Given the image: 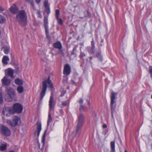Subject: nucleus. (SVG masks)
<instances>
[{"label": "nucleus", "instance_id": "obj_51", "mask_svg": "<svg viewBox=\"0 0 152 152\" xmlns=\"http://www.w3.org/2000/svg\"><path fill=\"white\" fill-rule=\"evenodd\" d=\"M36 133V132H34V133H35H35Z\"/></svg>", "mask_w": 152, "mask_h": 152}, {"label": "nucleus", "instance_id": "obj_22", "mask_svg": "<svg viewBox=\"0 0 152 152\" xmlns=\"http://www.w3.org/2000/svg\"><path fill=\"white\" fill-rule=\"evenodd\" d=\"M52 119L51 116V114L50 113V110L49 111L48 113V118L47 121V126H49L50 123L52 121Z\"/></svg>", "mask_w": 152, "mask_h": 152}, {"label": "nucleus", "instance_id": "obj_39", "mask_svg": "<svg viewBox=\"0 0 152 152\" xmlns=\"http://www.w3.org/2000/svg\"><path fill=\"white\" fill-rule=\"evenodd\" d=\"M87 101L88 102V105L90 108L91 109L92 108V107L91 106L90 103L89 102V101L88 100H87Z\"/></svg>", "mask_w": 152, "mask_h": 152}, {"label": "nucleus", "instance_id": "obj_42", "mask_svg": "<svg viewBox=\"0 0 152 152\" xmlns=\"http://www.w3.org/2000/svg\"><path fill=\"white\" fill-rule=\"evenodd\" d=\"M85 54L84 53H81L80 56L81 57H83V56H85Z\"/></svg>", "mask_w": 152, "mask_h": 152}, {"label": "nucleus", "instance_id": "obj_19", "mask_svg": "<svg viewBox=\"0 0 152 152\" xmlns=\"http://www.w3.org/2000/svg\"><path fill=\"white\" fill-rule=\"evenodd\" d=\"M15 83L17 85L20 86H22L23 85V81L18 78L16 79L15 80Z\"/></svg>", "mask_w": 152, "mask_h": 152}, {"label": "nucleus", "instance_id": "obj_25", "mask_svg": "<svg viewBox=\"0 0 152 152\" xmlns=\"http://www.w3.org/2000/svg\"><path fill=\"white\" fill-rule=\"evenodd\" d=\"M117 94V93H115L113 91L112 92L110 95L111 99L115 100L116 96Z\"/></svg>", "mask_w": 152, "mask_h": 152}, {"label": "nucleus", "instance_id": "obj_8", "mask_svg": "<svg viewBox=\"0 0 152 152\" xmlns=\"http://www.w3.org/2000/svg\"><path fill=\"white\" fill-rule=\"evenodd\" d=\"M1 133L5 136H8L11 134L10 130L5 126L2 127L1 129Z\"/></svg>", "mask_w": 152, "mask_h": 152}, {"label": "nucleus", "instance_id": "obj_21", "mask_svg": "<svg viewBox=\"0 0 152 152\" xmlns=\"http://www.w3.org/2000/svg\"><path fill=\"white\" fill-rule=\"evenodd\" d=\"M7 147V144L4 143L2 144L0 146V149L1 151H4L6 150Z\"/></svg>", "mask_w": 152, "mask_h": 152}, {"label": "nucleus", "instance_id": "obj_18", "mask_svg": "<svg viewBox=\"0 0 152 152\" xmlns=\"http://www.w3.org/2000/svg\"><path fill=\"white\" fill-rule=\"evenodd\" d=\"M9 61V58L8 56H3L2 59L3 63L5 65H7L8 63V61Z\"/></svg>", "mask_w": 152, "mask_h": 152}, {"label": "nucleus", "instance_id": "obj_30", "mask_svg": "<svg viewBox=\"0 0 152 152\" xmlns=\"http://www.w3.org/2000/svg\"><path fill=\"white\" fill-rule=\"evenodd\" d=\"M10 51V49L8 48H5L4 49V52L6 54H8Z\"/></svg>", "mask_w": 152, "mask_h": 152}, {"label": "nucleus", "instance_id": "obj_38", "mask_svg": "<svg viewBox=\"0 0 152 152\" xmlns=\"http://www.w3.org/2000/svg\"><path fill=\"white\" fill-rule=\"evenodd\" d=\"M45 29L46 34L47 35V36L48 34V28H47V26H45Z\"/></svg>", "mask_w": 152, "mask_h": 152}, {"label": "nucleus", "instance_id": "obj_3", "mask_svg": "<svg viewBox=\"0 0 152 152\" xmlns=\"http://www.w3.org/2000/svg\"><path fill=\"white\" fill-rule=\"evenodd\" d=\"M7 123L12 127H15L20 124L21 121L20 118L16 116H15L13 118L12 121L9 120L7 121Z\"/></svg>", "mask_w": 152, "mask_h": 152}, {"label": "nucleus", "instance_id": "obj_23", "mask_svg": "<svg viewBox=\"0 0 152 152\" xmlns=\"http://www.w3.org/2000/svg\"><path fill=\"white\" fill-rule=\"evenodd\" d=\"M111 149L112 152H114L115 151V142L114 141H112L110 142Z\"/></svg>", "mask_w": 152, "mask_h": 152}, {"label": "nucleus", "instance_id": "obj_6", "mask_svg": "<svg viewBox=\"0 0 152 152\" xmlns=\"http://www.w3.org/2000/svg\"><path fill=\"white\" fill-rule=\"evenodd\" d=\"M2 112L3 115L7 116H9L10 115L14 114V111L12 108L9 107L4 108Z\"/></svg>", "mask_w": 152, "mask_h": 152}, {"label": "nucleus", "instance_id": "obj_31", "mask_svg": "<svg viewBox=\"0 0 152 152\" xmlns=\"http://www.w3.org/2000/svg\"><path fill=\"white\" fill-rule=\"evenodd\" d=\"M0 17H2L1 18H0V20H1L0 21H1V23L4 22L6 21L5 18L1 15H0Z\"/></svg>", "mask_w": 152, "mask_h": 152}, {"label": "nucleus", "instance_id": "obj_34", "mask_svg": "<svg viewBox=\"0 0 152 152\" xmlns=\"http://www.w3.org/2000/svg\"><path fill=\"white\" fill-rule=\"evenodd\" d=\"M27 2H28L32 6H34V2L33 0H29Z\"/></svg>", "mask_w": 152, "mask_h": 152}, {"label": "nucleus", "instance_id": "obj_46", "mask_svg": "<svg viewBox=\"0 0 152 152\" xmlns=\"http://www.w3.org/2000/svg\"><path fill=\"white\" fill-rule=\"evenodd\" d=\"M37 13L39 15H40V13L39 12V11H38L37 12Z\"/></svg>", "mask_w": 152, "mask_h": 152}, {"label": "nucleus", "instance_id": "obj_49", "mask_svg": "<svg viewBox=\"0 0 152 152\" xmlns=\"http://www.w3.org/2000/svg\"><path fill=\"white\" fill-rule=\"evenodd\" d=\"M124 152H128L126 150H125L124 151Z\"/></svg>", "mask_w": 152, "mask_h": 152}, {"label": "nucleus", "instance_id": "obj_44", "mask_svg": "<svg viewBox=\"0 0 152 152\" xmlns=\"http://www.w3.org/2000/svg\"><path fill=\"white\" fill-rule=\"evenodd\" d=\"M37 3L39 4L41 0H35Z\"/></svg>", "mask_w": 152, "mask_h": 152}, {"label": "nucleus", "instance_id": "obj_37", "mask_svg": "<svg viewBox=\"0 0 152 152\" xmlns=\"http://www.w3.org/2000/svg\"><path fill=\"white\" fill-rule=\"evenodd\" d=\"M4 10V9L0 5V12H1Z\"/></svg>", "mask_w": 152, "mask_h": 152}, {"label": "nucleus", "instance_id": "obj_11", "mask_svg": "<svg viewBox=\"0 0 152 152\" xmlns=\"http://www.w3.org/2000/svg\"><path fill=\"white\" fill-rule=\"evenodd\" d=\"M7 91L9 96L12 98L15 95V92L13 89L11 88H7Z\"/></svg>", "mask_w": 152, "mask_h": 152}, {"label": "nucleus", "instance_id": "obj_9", "mask_svg": "<svg viewBox=\"0 0 152 152\" xmlns=\"http://www.w3.org/2000/svg\"><path fill=\"white\" fill-rule=\"evenodd\" d=\"M71 72V69L70 65L68 64H66L64 67L63 73L66 75H69Z\"/></svg>", "mask_w": 152, "mask_h": 152}, {"label": "nucleus", "instance_id": "obj_33", "mask_svg": "<svg viewBox=\"0 0 152 152\" xmlns=\"http://www.w3.org/2000/svg\"><path fill=\"white\" fill-rule=\"evenodd\" d=\"M3 102V99L2 96V95L0 92V104L2 103Z\"/></svg>", "mask_w": 152, "mask_h": 152}, {"label": "nucleus", "instance_id": "obj_5", "mask_svg": "<svg viewBox=\"0 0 152 152\" xmlns=\"http://www.w3.org/2000/svg\"><path fill=\"white\" fill-rule=\"evenodd\" d=\"M12 109L14 111V114L15 112L20 113L22 111L23 106L20 104L16 103L13 105Z\"/></svg>", "mask_w": 152, "mask_h": 152}, {"label": "nucleus", "instance_id": "obj_43", "mask_svg": "<svg viewBox=\"0 0 152 152\" xmlns=\"http://www.w3.org/2000/svg\"><path fill=\"white\" fill-rule=\"evenodd\" d=\"M102 126L104 128H106L107 127V125L105 124L103 125Z\"/></svg>", "mask_w": 152, "mask_h": 152}, {"label": "nucleus", "instance_id": "obj_48", "mask_svg": "<svg viewBox=\"0 0 152 152\" xmlns=\"http://www.w3.org/2000/svg\"><path fill=\"white\" fill-rule=\"evenodd\" d=\"M1 18H2V17H1ZM1 18V17H0V18ZM0 21V23H1V21Z\"/></svg>", "mask_w": 152, "mask_h": 152}, {"label": "nucleus", "instance_id": "obj_1", "mask_svg": "<svg viewBox=\"0 0 152 152\" xmlns=\"http://www.w3.org/2000/svg\"><path fill=\"white\" fill-rule=\"evenodd\" d=\"M27 16L23 10L19 11L16 16V20L22 25H25L26 22Z\"/></svg>", "mask_w": 152, "mask_h": 152}, {"label": "nucleus", "instance_id": "obj_47", "mask_svg": "<svg viewBox=\"0 0 152 152\" xmlns=\"http://www.w3.org/2000/svg\"><path fill=\"white\" fill-rule=\"evenodd\" d=\"M8 152H15V151H10Z\"/></svg>", "mask_w": 152, "mask_h": 152}, {"label": "nucleus", "instance_id": "obj_27", "mask_svg": "<svg viewBox=\"0 0 152 152\" xmlns=\"http://www.w3.org/2000/svg\"><path fill=\"white\" fill-rule=\"evenodd\" d=\"M44 23L45 26H47L48 24V19L46 17H45L44 18Z\"/></svg>", "mask_w": 152, "mask_h": 152}, {"label": "nucleus", "instance_id": "obj_50", "mask_svg": "<svg viewBox=\"0 0 152 152\" xmlns=\"http://www.w3.org/2000/svg\"><path fill=\"white\" fill-rule=\"evenodd\" d=\"M151 98L152 99V95H151Z\"/></svg>", "mask_w": 152, "mask_h": 152}, {"label": "nucleus", "instance_id": "obj_2", "mask_svg": "<svg viewBox=\"0 0 152 152\" xmlns=\"http://www.w3.org/2000/svg\"><path fill=\"white\" fill-rule=\"evenodd\" d=\"M47 84H48L51 90H52L53 88V85L51 80L50 79L49 77H48L47 80L43 82L42 83L43 88L40 94L41 100L42 99L45 94L47 87Z\"/></svg>", "mask_w": 152, "mask_h": 152}, {"label": "nucleus", "instance_id": "obj_45", "mask_svg": "<svg viewBox=\"0 0 152 152\" xmlns=\"http://www.w3.org/2000/svg\"><path fill=\"white\" fill-rule=\"evenodd\" d=\"M97 57H98L100 59V61H102V58L101 57L100 55H99L98 56H97Z\"/></svg>", "mask_w": 152, "mask_h": 152}, {"label": "nucleus", "instance_id": "obj_36", "mask_svg": "<svg viewBox=\"0 0 152 152\" xmlns=\"http://www.w3.org/2000/svg\"><path fill=\"white\" fill-rule=\"evenodd\" d=\"M79 103L80 105H82L83 103V100L82 99H80L79 101Z\"/></svg>", "mask_w": 152, "mask_h": 152}, {"label": "nucleus", "instance_id": "obj_16", "mask_svg": "<svg viewBox=\"0 0 152 152\" xmlns=\"http://www.w3.org/2000/svg\"><path fill=\"white\" fill-rule=\"evenodd\" d=\"M116 100L114 99H111L110 102V107L112 111L114 110L115 108L116 105L115 103Z\"/></svg>", "mask_w": 152, "mask_h": 152}, {"label": "nucleus", "instance_id": "obj_24", "mask_svg": "<svg viewBox=\"0 0 152 152\" xmlns=\"http://www.w3.org/2000/svg\"><path fill=\"white\" fill-rule=\"evenodd\" d=\"M17 91L18 93L21 94L24 91L23 87L22 86H19L17 88Z\"/></svg>", "mask_w": 152, "mask_h": 152}, {"label": "nucleus", "instance_id": "obj_32", "mask_svg": "<svg viewBox=\"0 0 152 152\" xmlns=\"http://www.w3.org/2000/svg\"><path fill=\"white\" fill-rule=\"evenodd\" d=\"M149 73L150 74L151 77L152 78V66H150L149 67Z\"/></svg>", "mask_w": 152, "mask_h": 152}, {"label": "nucleus", "instance_id": "obj_13", "mask_svg": "<svg viewBox=\"0 0 152 152\" xmlns=\"http://www.w3.org/2000/svg\"><path fill=\"white\" fill-rule=\"evenodd\" d=\"M49 107L50 108V110H52L54 106V104L53 103V97L52 95H51L50 99L49 101Z\"/></svg>", "mask_w": 152, "mask_h": 152}, {"label": "nucleus", "instance_id": "obj_14", "mask_svg": "<svg viewBox=\"0 0 152 152\" xmlns=\"http://www.w3.org/2000/svg\"><path fill=\"white\" fill-rule=\"evenodd\" d=\"M44 7L45 8V10L48 14H49L50 12V5L47 1H45L44 2Z\"/></svg>", "mask_w": 152, "mask_h": 152}, {"label": "nucleus", "instance_id": "obj_15", "mask_svg": "<svg viewBox=\"0 0 152 152\" xmlns=\"http://www.w3.org/2000/svg\"><path fill=\"white\" fill-rule=\"evenodd\" d=\"M6 72L8 76L10 77L11 78H14L13 75L14 71L13 69L11 68H8L6 70Z\"/></svg>", "mask_w": 152, "mask_h": 152}, {"label": "nucleus", "instance_id": "obj_4", "mask_svg": "<svg viewBox=\"0 0 152 152\" xmlns=\"http://www.w3.org/2000/svg\"><path fill=\"white\" fill-rule=\"evenodd\" d=\"M84 118V116L83 114H80L78 117V122L76 130V134H77L82 126Z\"/></svg>", "mask_w": 152, "mask_h": 152}, {"label": "nucleus", "instance_id": "obj_35", "mask_svg": "<svg viewBox=\"0 0 152 152\" xmlns=\"http://www.w3.org/2000/svg\"><path fill=\"white\" fill-rule=\"evenodd\" d=\"M85 109V107L84 106L82 105H80V110L81 111L84 110Z\"/></svg>", "mask_w": 152, "mask_h": 152}, {"label": "nucleus", "instance_id": "obj_29", "mask_svg": "<svg viewBox=\"0 0 152 152\" xmlns=\"http://www.w3.org/2000/svg\"><path fill=\"white\" fill-rule=\"evenodd\" d=\"M60 13V11L59 10H56V18L59 17V15Z\"/></svg>", "mask_w": 152, "mask_h": 152}, {"label": "nucleus", "instance_id": "obj_28", "mask_svg": "<svg viewBox=\"0 0 152 152\" xmlns=\"http://www.w3.org/2000/svg\"><path fill=\"white\" fill-rule=\"evenodd\" d=\"M57 20V22L58 23L61 25H62L63 24V20H62L60 18H56Z\"/></svg>", "mask_w": 152, "mask_h": 152}, {"label": "nucleus", "instance_id": "obj_52", "mask_svg": "<svg viewBox=\"0 0 152 152\" xmlns=\"http://www.w3.org/2000/svg\"><path fill=\"white\" fill-rule=\"evenodd\" d=\"M92 43H93V41H92Z\"/></svg>", "mask_w": 152, "mask_h": 152}, {"label": "nucleus", "instance_id": "obj_7", "mask_svg": "<svg viewBox=\"0 0 152 152\" xmlns=\"http://www.w3.org/2000/svg\"><path fill=\"white\" fill-rule=\"evenodd\" d=\"M47 132V130H45V131L42 137L41 142L39 143L38 141H37V144L39 149L42 150L44 148L45 141V135Z\"/></svg>", "mask_w": 152, "mask_h": 152}, {"label": "nucleus", "instance_id": "obj_26", "mask_svg": "<svg viewBox=\"0 0 152 152\" xmlns=\"http://www.w3.org/2000/svg\"><path fill=\"white\" fill-rule=\"evenodd\" d=\"M41 59L44 62H46L48 58L46 56L45 54L42 55L41 56Z\"/></svg>", "mask_w": 152, "mask_h": 152}, {"label": "nucleus", "instance_id": "obj_20", "mask_svg": "<svg viewBox=\"0 0 152 152\" xmlns=\"http://www.w3.org/2000/svg\"><path fill=\"white\" fill-rule=\"evenodd\" d=\"M54 48H58L59 49L62 48V45L61 43L59 42H58L56 43H54L53 45Z\"/></svg>", "mask_w": 152, "mask_h": 152}, {"label": "nucleus", "instance_id": "obj_12", "mask_svg": "<svg viewBox=\"0 0 152 152\" xmlns=\"http://www.w3.org/2000/svg\"><path fill=\"white\" fill-rule=\"evenodd\" d=\"M18 10V7L15 4H14L10 7V11L13 14H15Z\"/></svg>", "mask_w": 152, "mask_h": 152}, {"label": "nucleus", "instance_id": "obj_41", "mask_svg": "<svg viewBox=\"0 0 152 152\" xmlns=\"http://www.w3.org/2000/svg\"><path fill=\"white\" fill-rule=\"evenodd\" d=\"M67 103L66 102H62V106H66V105Z\"/></svg>", "mask_w": 152, "mask_h": 152}, {"label": "nucleus", "instance_id": "obj_40", "mask_svg": "<svg viewBox=\"0 0 152 152\" xmlns=\"http://www.w3.org/2000/svg\"><path fill=\"white\" fill-rule=\"evenodd\" d=\"M76 50V48L74 47L72 51V54H74Z\"/></svg>", "mask_w": 152, "mask_h": 152}, {"label": "nucleus", "instance_id": "obj_53", "mask_svg": "<svg viewBox=\"0 0 152 152\" xmlns=\"http://www.w3.org/2000/svg\"><path fill=\"white\" fill-rule=\"evenodd\" d=\"M79 135H80V134H79L78 136H79Z\"/></svg>", "mask_w": 152, "mask_h": 152}, {"label": "nucleus", "instance_id": "obj_10", "mask_svg": "<svg viewBox=\"0 0 152 152\" xmlns=\"http://www.w3.org/2000/svg\"><path fill=\"white\" fill-rule=\"evenodd\" d=\"M2 84L4 86H8L10 84L11 80L7 78V76H5L1 80Z\"/></svg>", "mask_w": 152, "mask_h": 152}, {"label": "nucleus", "instance_id": "obj_17", "mask_svg": "<svg viewBox=\"0 0 152 152\" xmlns=\"http://www.w3.org/2000/svg\"><path fill=\"white\" fill-rule=\"evenodd\" d=\"M37 136H39L41 130V124L40 122H38L37 124Z\"/></svg>", "mask_w": 152, "mask_h": 152}]
</instances>
